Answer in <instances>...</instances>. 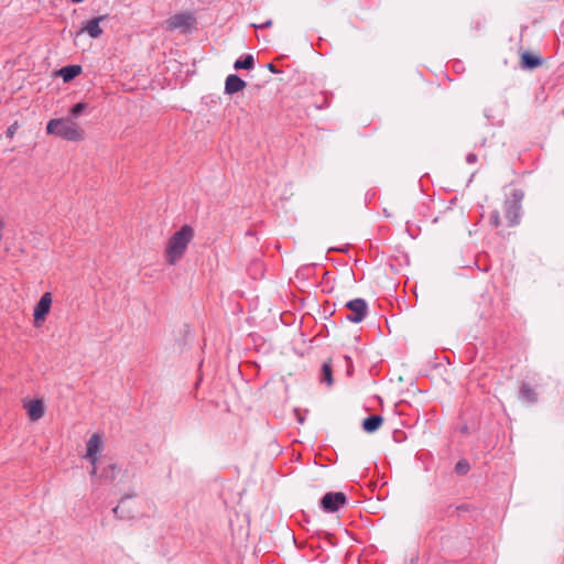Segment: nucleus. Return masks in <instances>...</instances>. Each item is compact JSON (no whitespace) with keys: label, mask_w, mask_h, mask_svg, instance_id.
Masks as SVG:
<instances>
[{"label":"nucleus","mask_w":564,"mask_h":564,"mask_svg":"<svg viewBox=\"0 0 564 564\" xmlns=\"http://www.w3.org/2000/svg\"><path fill=\"white\" fill-rule=\"evenodd\" d=\"M194 238V229L189 225H183L167 240L164 251L165 260L169 264H176L185 254L189 242Z\"/></svg>","instance_id":"nucleus-1"},{"label":"nucleus","mask_w":564,"mask_h":564,"mask_svg":"<svg viewBox=\"0 0 564 564\" xmlns=\"http://www.w3.org/2000/svg\"><path fill=\"white\" fill-rule=\"evenodd\" d=\"M46 132L67 141H80L84 139V130L70 119H51L46 124Z\"/></svg>","instance_id":"nucleus-2"},{"label":"nucleus","mask_w":564,"mask_h":564,"mask_svg":"<svg viewBox=\"0 0 564 564\" xmlns=\"http://www.w3.org/2000/svg\"><path fill=\"white\" fill-rule=\"evenodd\" d=\"M524 197L522 189L516 188L511 192V195L506 199L503 209L505 216L509 221V226H516L520 220L521 202Z\"/></svg>","instance_id":"nucleus-3"},{"label":"nucleus","mask_w":564,"mask_h":564,"mask_svg":"<svg viewBox=\"0 0 564 564\" xmlns=\"http://www.w3.org/2000/svg\"><path fill=\"white\" fill-rule=\"evenodd\" d=\"M195 23V18L192 13H176L165 21V29L169 31L180 30L182 33H187Z\"/></svg>","instance_id":"nucleus-4"},{"label":"nucleus","mask_w":564,"mask_h":564,"mask_svg":"<svg viewBox=\"0 0 564 564\" xmlns=\"http://www.w3.org/2000/svg\"><path fill=\"white\" fill-rule=\"evenodd\" d=\"M345 307L350 312L345 318L355 324L361 323L368 314V304L364 299L350 300Z\"/></svg>","instance_id":"nucleus-5"},{"label":"nucleus","mask_w":564,"mask_h":564,"mask_svg":"<svg viewBox=\"0 0 564 564\" xmlns=\"http://www.w3.org/2000/svg\"><path fill=\"white\" fill-rule=\"evenodd\" d=\"M347 502L346 495L341 491L326 492L321 499V508L325 512H336Z\"/></svg>","instance_id":"nucleus-6"},{"label":"nucleus","mask_w":564,"mask_h":564,"mask_svg":"<svg viewBox=\"0 0 564 564\" xmlns=\"http://www.w3.org/2000/svg\"><path fill=\"white\" fill-rule=\"evenodd\" d=\"M52 306V294L50 292H45L40 301L36 303L33 312L34 325L40 327L42 323L45 321L47 314L51 311Z\"/></svg>","instance_id":"nucleus-7"},{"label":"nucleus","mask_w":564,"mask_h":564,"mask_svg":"<svg viewBox=\"0 0 564 564\" xmlns=\"http://www.w3.org/2000/svg\"><path fill=\"white\" fill-rule=\"evenodd\" d=\"M102 441L99 434L95 433L90 436L87 442L86 458L91 465H96L98 462L97 454L100 452Z\"/></svg>","instance_id":"nucleus-8"},{"label":"nucleus","mask_w":564,"mask_h":564,"mask_svg":"<svg viewBox=\"0 0 564 564\" xmlns=\"http://www.w3.org/2000/svg\"><path fill=\"white\" fill-rule=\"evenodd\" d=\"M247 86V83L238 75L230 74L227 76L225 80V94L234 95L241 90H243Z\"/></svg>","instance_id":"nucleus-9"},{"label":"nucleus","mask_w":564,"mask_h":564,"mask_svg":"<svg viewBox=\"0 0 564 564\" xmlns=\"http://www.w3.org/2000/svg\"><path fill=\"white\" fill-rule=\"evenodd\" d=\"M543 64V58L539 55H535L531 52L524 51L521 54L520 66L523 69H535Z\"/></svg>","instance_id":"nucleus-10"},{"label":"nucleus","mask_w":564,"mask_h":564,"mask_svg":"<svg viewBox=\"0 0 564 564\" xmlns=\"http://www.w3.org/2000/svg\"><path fill=\"white\" fill-rule=\"evenodd\" d=\"M107 19V15H98L93 18L82 28V31L87 32L93 39H97L102 34L100 22Z\"/></svg>","instance_id":"nucleus-11"},{"label":"nucleus","mask_w":564,"mask_h":564,"mask_svg":"<svg viewBox=\"0 0 564 564\" xmlns=\"http://www.w3.org/2000/svg\"><path fill=\"white\" fill-rule=\"evenodd\" d=\"M26 410L31 421L40 420L45 413L44 403L42 400L39 399L30 401L26 404Z\"/></svg>","instance_id":"nucleus-12"},{"label":"nucleus","mask_w":564,"mask_h":564,"mask_svg":"<svg viewBox=\"0 0 564 564\" xmlns=\"http://www.w3.org/2000/svg\"><path fill=\"white\" fill-rule=\"evenodd\" d=\"M519 398L523 402L534 404L539 400V395L535 390L528 383L522 382L519 390Z\"/></svg>","instance_id":"nucleus-13"},{"label":"nucleus","mask_w":564,"mask_h":564,"mask_svg":"<svg viewBox=\"0 0 564 564\" xmlns=\"http://www.w3.org/2000/svg\"><path fill=\"white\" fill-rule=\"evenodd\" d=\"M120 467L116 463H109L104 466L98 478L106 482H112L119 475Z\"/></svg>","instance_id":"nucleus-14"},{"label":"nucleus","mask_w":564,"mask_h":564,"mask_svg":"<svg viewBox=\"0 0 564 564\" xmlns=\"http://www.w3.org/2000/svg\"><path fill=\"white\" fill-rule=\"evenodd\" d=\"M135 497V492H130V494H126L124 496H122V498L120 499V502L117 507H115L112 509V513L113 516L117 518V519H120V520H128V519H133L134 518V514H133V511L132 510H128L127 512H122L121 513V510H122V505L126 503V500L127 499H130V498H133Z\"/></svg>","instance_id":"nucleus-15"},{"label":"nucleus","mask_w":564,"mask_h":564,"mask_svg":"<svg viewBox=\"0 0 564 564\" xmlns=\"http://www.w3.org/2000/svg\"><path fill=\"white\" fill-rule=\"evenodd\" d=\"M383 423V417L379 414L369 415L362 421V429L367 433H375Z\"/></svg>","instance_id":"nucleus-16"},{"label":"nucleus","mask_w":564,"mask_h":564,"mask_svg":"<svg viewBox=\"0 0 564 564\" xmlns=\"http://www.w3.org/2000/svg\"><path fill=\"white\" fill-rule=\"evenodd\" d=\"M82 66L80 65H66L62 67L57 74L63 78L64 83H69L74 78H76L79 74H82Z\"/></svg>","instance_id":"nucleus-17"},{"label":"nucleus","mask_w":564,"mask_h":564,"mask_svg":"<svg viewBox=\"0 0 564 564\" xmlns=\"http://www.w3.org/2000/svg\"><path fill=\"white\" fill-rule=\"evenodd\" d=\"M319 381L322 383H326L328 387L333 386L334 378H333V368H332V360L325 361L321 368V376Z\"/></svg>","instance_id":"nucleus-18"},{"label":"nucleus","mask_w":564,"mask_h":564,"mask_svg":"<svg viewBox=\"0 0 564 564\" xmlns=\"http://www.w3.org/2000/svg\"><path fill=\"white\" fill-rule=\"evenodd\" d=\"M254 66V58L251 54H246L243 55L242 57L238 58L235 64H234V68L236 70H240V69H252Z\"/></svg>","instance_id":"nucleus-19"},{"label":"nucleus","mask_w":564,"mask_h":564,"mask_svg":"<svg viewBox=\"0 0 564 564\" xmlns=\"http://www.w3.org/2000/svg\"><path fill=\"white\" fill-rule=\"evenodd\" d=\"M87 107L88 104L84 101L75 104L69 110L72 118H78L87 109Z\"/></svg>","instance_id":"nucleus-20"},{"label":"nucleus","mask_w":564,"mask_h":564,"mask_svg":"<svg viewBox=\"0 0 564 564\" xmlns=\"http://www.w3.org/2000/svg\"><path fill=\"white\" fill-rule=\"evenodd\" d=\"M470 470V464L467 459H460L455 465V473L457 475H466Z\"/></svg>","instance_id":"nucleus-21"},{"label":"nucleus","mask_w":564,"mask_h":564,"mask_svg":"<svg viewBox=\"0 0 564 564\" xmlns=\"http://www.w3.org/2000/svg\"><path fill=\"white\" fill-rule=\"evenodd\" d=\"M490 224L494 227H499L501 225L500 214L498 210H494L490 215Z\"/></svg>","instance_id":"nucleus-22"},{"label":"nucleus","mask_w":564,"mask_h":564,"mask_svg":"<svg viewBox=\"0 0 564 564\" xmlns=\"http://www.w3.org/2000/svg\"><path fill=\"white\" fill-rule=\"evenodd\" d=\"M272 23H273V22H272V20H271V19H269V20H267L265 22H263V23H261V24H252V26H253L254 29H267V28L272 26Z\"/></svg>","instance_id":"nucleus-23"},{"label":"nucleus","mask_w":564,"mask_h":564,"mask_svg":"<svg viewBox=\"0 0 564 564\" xmlns=\"http://www.w3.org/2000/svg\"><path fill=\"white\" fill-rule=\"evenodd\" d=\"M17 127H18L17 122H15V123H13V124H11V126L7 129V137L12 138V137L14 135V133H15Z\"/></svg>","instance_id":"nucleus-24"},{"label":"nucleus","mask_w":564,"mask_h":564,"mask_svg":"<svg viewBox=\"0 0 564 564\" xmlns=\"http://www.w3.org/2000/svg\"><path fill=\"white\" fill-rule=\"evenodd\" d=\"M466 161L469 164L476 163L477 162V155L475 153H468L467 156H466Z\"/></svg>","instance_id":"nucleus-25"},{"label":"nucleus","mask_w":564,"mask_h":564,"mask_svg":"<svg viewBox=\"0 0 564 564\" xmlns=\"http://www.w3.org/2000/svg\"><path fill=\"white\" fill-rule=\"evenodd\" d=\"M267 67H268V69H269L270 72H272V73H274V74L280 73V70H279V69H278V68H276L272 63H269V64L267 65Z\"/></svg>","instance_id":"nucleus-26"},{"label":"nucleus","mask_w":564,"mask_h":564,"mask_svg":"<svg viewBox=\"0 0 564 564\" xmlns=\"http://www.w3.org/2000/svg\"><path fill=\"white\" fill-rule=\"evenodd\" d=\"M456 511L460 512V511H467L469 510V506L468 505H460V506H457L455 508Z\"/></svg>","instance_id":"nucleus-27"},{"label":"nucleus","mask_w":564,"mask_h":564,"mask_svg":"<svg viewBox=\"0 0 564 564\" xmlns=\"http://www.w3.org/2000/svg\"><path fill=\"white\" fill-rule=\"evenodd\" d=\"M93 468L90 470V476L91 477H96L97 476V464L96 465H91Z\"/></svg>","instance_id":"nucleus-28"},{"label":"nucleus","mask_w":564,"mask_h":564,"mask_svg":"<svg viewBox=\"0 0 564 564\" xmlns=\"http://www.w3.org/2000/svg\"><path fill=\"white\" fill-rule=\"evenodd\" d=\"M295 412H296V414H297V420H299V422H300V423H303V422H304V417H303V416H301V414L299 413V411H297V410H295Z\"/></svg>","instance_id":"nucleus-29"},{"label":"nucleus","mask_w":564,"mask_h":564,"mask_svg":"<svg viewBox=\"0 0 564 564\" xmlns=\"http://www.w3.org/2000/svg\"><path fill=\"white\" fill-rule=\"evenodd\" d=\"M449 509H452V506H447L446 510L440 509V512H447V511H449Z\"/></svg>","instance_id":"nucleus-30"},{"label":"nucleus","mask_w":564,"mask_h":564,"mask_svg":"<svg viewBox=\"0 0 564 564\" xmlns=\"http://www.w3.org/2000/svg\"><path fill=\"white\" fill-rule=\"evenodd\" d=\"M345 359H346V361L348 362V365H349V366H351V359H350V357L345 356Z\"/></svg>","instance_id":"nucleus-31"},{"label":"nucleus","mask_w":564,"mask_h":564,"mask_svg":"<svg viewBox=\"0 0 564 564\" xmlns=\"http://www.w3.org/2000/svg\"><path fill=\"white\" fill-rule=\"evenodd\" d=\"M73 3H79V2H83L84 0H70Z\"/></svg>","instance_id":"nucleus-32"},{"label":"nucleus","mask_w":564,"mask_h":564,"mask_svg":"<svg viewBox=\"0 0 564 564\" xmlns=\"http://www.w3.org/2000/svg\"><path fill=\"white\" fill-rule=\"evenodd\" d=\"M128 510H129V509H126V508H124V505H122L121 513H122V512H127Z\"/></svg>","instance_id":"nucleus-33"},{"label":"nucleus","mask_w":564,"mask_h":564,"mask_svg":"<svg viewBox=\"0 0 564 564\" xmlns=\"http://www.w3.org/2000/svg\"><path fill=\"white\" fill-rule=\"evenodd\" d=\"M326 536H327L328 539H332V538H333V535H332L330 533H326Z\"/></svg>","instance_id":"nucleus-34"}]
</instances>
